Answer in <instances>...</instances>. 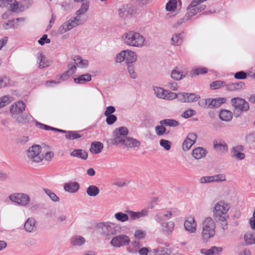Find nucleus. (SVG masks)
<instances>
[{
	"label": "nucleus",
	"instance_id": "f257e3e1",
	"mask_svg": "<svg viewBox=\"0 0 255 255\" xmlns=\"http://www.w3.org/2000/svg\"><path fill=\"white\" fill-rule=\"evenodd\" d=\"M25 104L21 100L15 102L9 107V112L11 118L18 124H26L32 119V116L23 112L25 110Z\"/></svg>",
	"mask_w": 255,
	"mask_h": 255
},
{
	"label": "nucleus",
	"instance_id": "f03ea898",
	"mask_svg": "<svg viewBox=\"0 0 255 255\" xmlns=\"http://www.w3.org/2000/svg\"><path fill=\"white\" fill-rule=\"evenodd\" d=\"M124 43L128 46L137 48H141L145 45L144 37L140 33L133 30H128L122 36Z\"/></svg>",
	"mask_w": 255,
	"mask_h": 255
},
{
	"label": "nucleus",
	"instance_id": "7ed1b4c3",
	"mask_svg": "<svg viewBox=\"0 0 255 255\" xmlns=\"http://www.w3.org/2000/svg\"><path fill=\"white\" fill-rule=\"evenodd\" d=\"M216 234V224L211 217H207L203 221L202 232L201 233V241L206 243L209 240L213 238Z\"/></svg>",
	"mask_w": 255,
	"mask_h": 255
},
{
	"label": "nucleus",
	"instance_id": "20e7f679",
	"mask_svg": "<svg viewBox=\"0 0 255 255\" xmlns=\"http://www.w3.org/2000/svg\"><path fill=\"white\" fill-rule=\"evenodd\" d=\"M231 209L230 204L225 201L221 200L217 202L213 209V217L217 220L229 219L228 212Z\"/></svg>",
	"mask_w": 255,
	"mask_h": 255
},
{
	"label": "nucleus",
	"instance_id": "39448f33",
	"mask_svg": "<svg viewBox=\"0 0 255 255\" xmlns=\"http://www.w3.org/2000/svg\"><path fill=\"white\" fill-rule=\"evenodd\" d=\"M231 102L234 108V114L236 117H239L243 113L249 110V103L242 98H233L231 100Z\"/></svg>",
	"mask_w": 255,
	"mask_h": 255
},
{
	"label": "nucleus",
	"instance_id": "423d86ee",
	"mask_svg": "<svg viewBox=\"0 0 255 255\" xmlns=\"http://www.w3.org/2000/svg\"><path fill=\"white\" fill-rule=\"evenodd\" d=\"M27 157L32 162H40L44 158L41 153V147L39 145H32L27 151Z\"/></svg>",
	"mask_w": 255,
	"mask_h": 255
},
{
	"label": "nucleus",
	"instance_id": "0eeeda50",
	"mask_svg": "<svg viewBox=\"0 0 255 255\" xmlns=\"http://www.w3.org/2000/svg\"><path fill=\"white\" fill-rule=\"evenodd\" d=\"M85 21V20L83 19H78L77 17H74L73 19L63 23L62 25L59 27L58 33L60 34H63L72 29L73 27L78 25L82 24Z\"/></svg>",
	"mask_w": 255,
	"mask_h": 255
},
{
	"label": "nucleus",
	"instance_id": "6e6552de",
	"mask_svg": "<svg viewBox=\"0 0 255 255\" xmlns=\"http://www.w3.org/2000/svg\"><path fill=\"white\" fill-rule=\"evenodd\" d=\"M128 134V128L126 127H121L114 132V138L112 140L113 144H124L127 135Z\"/></svg>",
	"mask_w": 255,
	"mask_h": 255
},
{
	"label": "nucleus",
	"instance_id": "1a4fd4ad",
	"mask_svg": "<svg viewBox=\"0 0 255 255\" xmlns=\"http://www.w3.org/2000/svg\"><path fill=\"white\" fill-rule=\"evenodd\" d=\"M152 89L154 94L158 98L166 100H172L177 97L176 93L166 90L161 87L153 86Z\"/></svg>",
	"mask_w": 255,
	"mask_h": 255
},
{
	"label": "nucleus",
	"instance_id": "9d476101",
	"mask_svg": "<svg viewBox=\"0 0 255 255\" xmlns=\"http://www.w3.org/2000/svg\"><path fill=\"white\" fill-rule=\"evenodd\" d=\"M10 200L22 206H26L30 201L29 196L23 193H16L9 196Z\"/></svg>",
	"mask_w": 255,
	"mask_h": 255
},
{
	"label": "nucleus",
	"instance_id": "9b49d317",
	"mask_svg": "<svg viewBox=\"0 0 255 255\" xmlns=\"http://www.w3.org/2000/svg\"><path fill=\"white\" fill-rule=\"evenodd\" d=\"M130 242L128 236L122 234L114 237L111 241L110 244L114 247L119 248L128 245Z\"/></svg>",
	"mask_w": 255,
	"mask_h": 255
},
{
	"label": "nucleus",
	"instance_id": "f8f14e48",
	"mask_svg": "<svg viewBox=\"0 0 255 255\" xmlns=\"http://www.w3.org/2000/svg\"><path fill=\"white\" fill-rule=\"evenodd\" d=\"M98 228L101 229L102 234L106 237L116 234L115 224L112 222L101 223L98 225Z\"/></svg>",
	"mask_w": 255,
	"mask_h": 255
},
{
	"label": "nucleus",
	"instance_id": "ddd939ff",
	"mask_svg": "<svg viewBox=\"0 0 255 255\" xmlns=\"http://www.w3.org/2000/svg\"><path fill=\"white\" fill-rule=\"evenodd\" d=\"M226 179V176L223 174H219L213 176H204L201 177L199 181L201 184H207L214 182L224 181Z\"/></svg>",
	"mask_w": 255,
	"mask_h": 255
},
{
	"label": "nucleus",
	"instance_id": "4468645a",
	"mask_svg": "<svg viewBox=\"0 0 255 255\" xmlns=\"http://www.w3.org/2000/svg\"><path fill=\"white\" fill-rule=\"evenodd\" d=\"M178 100L182 102H193L200 98V96L194 93H180L177 94Z\"/></svg>",
	"mask_w": 255,
	"mask_h": 255
},
{
	"label": "nucleus",
	"instance_id": "2eb2a0df",
	"mask_svg": "<svg viewBox=\"0 0 255 255\" xmlns=\"http://www.w3.org/2000/svg\"><path fill=\"white\" fill-rule=\"evenodd\" d=\"M197 134L194 133H189L187 136L182 144V148L184 151L189 150L192 146L195 143L197 139Z\"/></svg>",
	"mask_w": 255,
	"mask_h": 255
},
{
	"label": "nucleus",
	"instance_id": "dca6fc26",
	"mask_svg": "<svg viewBox=\"0 0 255 255\" xmlns=\"http://www.w3.org/2000/svg\"><path fill=\"white\" fill-rule=\"evenodd\" d=\"M186 231L190 233H195L197 230V224L193 217H188L185 219L184 223Z\"/></svg>",
	"mask_w": 255,
	"mask_h": 255
},
{
	"label": "nucleus",
	"instance_id": "f3484780",
	"mask_svg": "<svg viewBox=\"0 0 255 255\" xmlns=\"http://www.w3.org/2000/svg\"><path fill=\"white\" fill-rule=\"evenodd\" d=\"M244 150L243 146L238 145L233 146L231 149V156L236 159L243 160L245 158V154L243 152Z\"/></svg>",
	"mask_w": 255,
	"mask_h": 255
},
{
	"label": "nucleus",
	"instance_id": "a211bd4d",
	"mask_svg": "<svg viewBox=\"0 0 255 255\" xmlns=\"http://www.w3.org/2000/svg\"><path fill=\"white\" fill-rule=\"evenodd\" d=\"M25 21L24 18L20 17L9 20L7 22L3 25L4 29L16 28L20 26L21 23H23Z\"/></svg>",
	"mask_w": 255,
	"mask_h": 255
},
{
	"label": "nucleus",
	"instance_id": "6ab92c4d",
	"mask_svg": "<svg viewBox=\"0 0 255 255\" xmlns=\"http://www.w3.org/2000/svg\"><path fill=\"white\" fill-rule=\"evenodd\" d=\"M130 220H135L147 215L148 210L143 209L140 211L134 212L132 211H127Z\"/></svg>",
	"mask_w": 255,
	"mask_h": 255
},
{
	"label": "nucleus",
	"instance_id": "aec40b11",
	"mask_svg": "<svg viewBox=\"0 0 255 255\" xmlns=\"http://www.w3.org/2000/svg\"><path fill=\"white\" fill-rule=\"evenodd\" d=\"M125 62L126 65H133L137 60V55L132 50L127 49L126 51Z\"/></svg>",
	"mask_w": 255,
	"mask_h": 255
},
{
	"label": "nucleus",
	"instance_id": "412c9836",
	"mask_svg": "<svg viewBox=\"0 0 255 255\" xmlns=\"http://www.w3.org/2000/svg\"><path fill=\"white\" fill-rule=\"evenodd\" d=\"M63 188L66 192L70 193H75L79 190L80 185L75 181L69 182L64 184Z\"/></svg>",
	"mask_w": 255,
	"mask_h": 255
},
{
	"label": "nucleus",
	"instance_id": "4be33fe9",
	"mask_svg": "<svg viewBox=\"0 0 255 255\" xmlns=\"http://www.w3.org/2000/svg\"><path fill=\"white\" fill-rule=\"evenodd\" d=\"M36 221L33 218H28L24 225V230L29 233L36 231Z\"/></svg>",
	"mask_w": 255,
	"mask_h": 255
},
{
	"label": "nucleus",
	"instance_id": "5701e85b",
	"mask_svg": "<svg viewBox=\"0 0 255 255\" xmlns=\"http://www.w3.org/2000/svg\"><path fill=\"white\" fill-rule=\"evenodd\" d=\"M174 228V223L172 221L163 222L161 224V230L166 235H170Z\"/></svg>",
	"mask_w": 255,
	"mask_h": 255
},
{
	"label": "nucleus",
	"instance_id": "b1692460",
	"mask_svg": "<svg viewBox=\"0 0 255 255\" xmlns=\"http://www.w3.org/2000/svg\"><path fill=\"white\" fill-rule=\"evenodd\" d=\"M90 2L88 0L83 1L80 8L76 12V16L78 19H82L81 17L82 14L85 13L89 9Z\"/></svg>",
	"mask_w": 255,
	"mask_h": 255
},
{
	"label": "nucleus",
	"instance_id": "393cba45",
	"mask_svg": "<svg viewBox=\"0 0 255 255\" xmlns=\"http://www.w3.org/2000/svg\"><path fill=\"white\" fill-rule=\"evenodd\" d=\"M123 145L127 148H135L139 146L140 142L134 138L127 137Z\"/></svg>",
	"mask_w": 255,
	"mask_h": 255
},
{
	"label": "nucleus",
	"instance_id": "a878e982",
	"mask_svg": "<svg viewBox=\"0 0 255 255\" xmlns=\"http://www.w3.org/2000/svg\"><path fill=\"white\" fill-rule=\"evenodd\" d=\"M141 246L139 241H133L131 243L130 245L127 247V251L130 254H136Z\"/></svg>",
	"mask_w": 255,
	"mask_h": 255
},
{
	"label": "nucleus",
	"instance_id": "bb28decb",
	"mask_svg": "<svg viewBox=\"0 0 255 255\" xmlns=\"http://www.w3.org/2000/svg\"><path fill=\"white\" fill-rule=\"evenodd\" d=\"M183 39V33H174L171 39V43L175 46H178L181 44Z\"/></svg>",
	"mask_w": 255,
	"mask_h": 255
},
{
	"label": "nucleus",
	"instance_id": "cd10ccee",
	"mask_svg": "<svg viewBox=\"0 0 255 255\" xmlns=\"http://www.w3.org/2000/svg\"><path fill=\"white\" fill-rule=\"evenodd\" d=\"M207 153L206 150L202 147H197L192 151V155L196 159L204 157Z\"/></svg>",
	"mask_w": 255,
	"mask_h": 255
},
{
	"label": "nucleus",
	"instance_id": "c85d7f7f",
	"mask_svg": "<svg viewBox=\"0 0 255 255\" xmlns=\"http://www.w3.org/2000/svg\"><path fill=\"white\" fill-rule=\"evenodd\" d=\"M226 99L225 98H218V99H209L208 107L209 108H215L219 107L221 104L225 103Z\"/></svg>",
	"mask_w": 255,
	"mask_h": 255
},
{
	"label": "nucleus",
	"instance_id": "c756f323",
	"mask_svg": "<svg viewBox=\"0 0 255 255\" xmlns=\"http://www.w3.org/2000/svg\"><path fill=\"white\" fill-rule=\"evenodd\" d=\"M103 149V143L97 141L92 143L90 151L93 154H98L102 151Z\"/></svg>",
	"mask_w": 255,
	"mask_h": 255
},
{
	"label": "nucleus",
	"instance_id": "7c9ffc66",
	"mask_svg": "<svg viewBox=\"0 0 255 255\" xmlns=\"http://www.w3.org/2000/svg\"><path fill=\"white\" fill-rule=\"evenodd\" d=\"M14 100V98L9 95L3 96L0 98V109L9 105Z\"/></svg>",
	"mask_w": 255,
	"mask_h": 255
},
{
	"label": "nucleus",
	"instance_id": "2f4dec72",
	"mask_svg": "<svg viewBox=\"0 0 255 255\" xmlns=\"http://www.w3.org/2000/svg\"><path fill=\"white\" fill-rule=\"evenodd\" d=\"M245 86L244 82H239L237 83H233L229 84H226L225 87L226 88V90L230 91H236L241 89Z\"/></svg>",
	"mask_w": 255,
	"mask_h": 255
},
{
	"label": "nucleus",
	"instance_id": "473e14b6",
	"mask_svg": "<svg viewBox=\"0 0 255 255\" xmlns=\"http://www.w3.org/2000/svg\"><path fill=\"white\" fill-rule=\"evenodd\" d=\"M70 155L85 160L88 157L87 152L83 149H75L70 153Z\"/></svg>",
	"mask_w": 255,
	"mask_h": 255
},
{
	"label": "nucleus",
	"instance_id": "72a5a7b5",
	"mask_svg": "<svg viewBox=\"0 0 255 255\" xmlns=\"http://www.w3.org/2000/svg\"><path fill=\"white\" fill-rule=\"evenodd\" d=\"M219 117L222 121L229 122L233 118V113L227 110H222L220 112Z\"/></svg>",
	"mask_w": 255,
	"mask_h": 255
},
{
	"label": "nucleus",
	"instance_id": "f704fd0d",
	"mask_svg": "<svg viewBox=\"0 0 255 255\" xmlns=\"http://www.w3.org/2000/svg\"><path fill=\"white\" fill-rule=\"evenodd\" d=\"M73 60L75 64L79 67L83 68H86L88 65V61L85 59H83L79 55L74 56Z\"/></svg>",
	"mask_w": 255,
	"mask_h": 255
},
{
	"label": "nucleus",
	"instance_id": "c9c22d12",
	"mask_svg": "<svg viewBox=\"0 0 255 255\" xmlns=\"http://www.w3.org/2000/svg\"><path fill=\"white\" fill-rule=\"evenodd\" d=\"M222 251V248L214 246L209 249H202L200 250V252L204 255H212L216 253L221 252Z\"/></svg>",
	"mask_w": 255,
	"mask_h": 255
},
{
	"label": "nucleus",
	"instance_id": "e433bc0d",
	"mask_svg": "<svg viewBox=\"0 0 255 255\" xmlns=\"http://www.w3.org/2000/svg\"><path fill=\"white\" fill-rule=\"evenodd\" d=\"M37 63L39 67L41 68L48 67L50 65V62L46 59L45 57L41 53H40L37 57Z\"/></svg>",
	"mask_w": 255,
	"mask_h": 255
},
{
	"label": "nucleus",
	"instance_id": "4c0bfd02",
	"mask_svg": "<svg viewBox=\"0 0 255 255\" xmlns=\"http://www.w3.org/2000/svg\"><path fill=\"white\" fill-rule=\"evenodd\" d=\"M91 76L90 74H86L82 75L77 78L74 79V82L76 84H83L87 82L91 81Z\"/></svg>",
	"mask_w": 255,
	"mask_h": 255
},
{
	"label": "nucleus",
	"instance_id": "58836bf2",
	"mask_svg": "<svg viewBox=\"0 0 255 255\" xmlns=\"http://www.w3.org/2000/svg\"><path fill=\"white\" fill-rule=\"evenodd\" d=\"M246 244L248 245L255 244V233L248 232L244 235Z\"/></svg>",
	"mask_w": 255,
	"mask_h": 255
},
{
	"label": "nucleus",
	"instance_id": "ea45409f",
	"mask_svg": "<svg viewBox=\"0 0 255 255\" xmlns=\"http://www.w3.org/2000/svg\"><path fill=\"white\" fill-rule=\"evenodd\" d=\"M87 194L91 197L97 196L100 193V190L95 185H90L86 189Z\"/></svg>",
	"mask_w": 255,
	"mask_h": 255
},
{
	"label": "nucleus",
	"instance_id": "a19ab883",
	"mask_svg": "<svg viewBox=\"0 0 255 255\" xmlns=\"http://www.w3.org/2000/svg\"><path fill=\"white\" fill-rule=\"evenodd\" d=\"M114 216L116 220L120 222H126L129 220L128 214H127L122 212L116 213Z\"/></svg>",
	"mask_w": 255,
	"mask_h": 255
},
{
	"label": "nucleus",
	"instance_id": "79ce46f5",
	"mask_svg": "<svg viewBox=\"0 0 255 255\" xmlns=\"http://www.w3.org/2000/svg\"><path fill=\"white\" fill-rule=\"evenodd\" d=\"M214 147L216 150L223 152L227 151L228 149V145L224 141L214 142Z\"/></svg>",
	"mask_w": 255,
	"mask_h": 255
},
{
	"label": "nucleus",
	"instance_id": "37998d69",
	"mask_svg": "<svg viewBox=\"0 0 255 255\" xmlns=\"http://www.w3.org/2000/svg\"><path fill=\"white\" fill-rule=\"evenodd\" d=\"M7 9L12 12L17 11L18 9V3L16 0H8Z\"/></svg>",
	"mask_w": 255,
	"mask_h": 255
},
{
	"label": "nucleus",
	"instance_id": "c03bdc74",
	"mask_svg": "<svg viewBox=\"0 0 255 255\" xmlns=\"http://www.w3.org/2000/svg\"><path fill=\"white\" fill-rule=\"evenodd\" d=\"M85 242V239L83 237L79 236H76L72 237L71 240V244L74 246L82 245Z\"/></svg>",
	"mask_w": 255,
	"mask_h": 255
},
{
	"label": "nucleus",
	"instance_id": "a18cd8bd",
	"mask_svg": "<svg viewBox=\"0 0 255 255\" xmlns=\"http://www.w3.org/2000/svg\"><path fill=\"white\" fill-rule=\"evenodd\" d=\"M160 125H164L168 127H175L179 125V123L174 120L172 119H165L160 121Z\"/></svg>",
	"mask_w": 255,
	"mask_h": 255
},
{
	"label": "nucleus",
	"instance_id": "49530a36",
	"mask_svg": "<svg viewBox=\"0 0 255 255\" xmlns=\"http://www.w3.org/2000/svg\"><path fill=\"white\" fill-rule=\"evenodd\" d=\"M177 0H170L166 5V9L167 11H174L177 8Z\"/></svg>",
	"mask_w": 255,
	"mask_h": 255
},
{
	"label": "nucleus",
	"instance_id": "de8ad7c7",
	"mask_svg": "<svg viewBox=\"0 0 255 255\" xmlns=\"http://www.w3.org/2000/svg\"><path fill=\"white\" fill-rule=\"evenodd\" d=\"M128 6L123 5L119 9V14L122 18H127L128 16Z\"/></svg>",
	"mask_w": 255,
	"mask_h": 255
},
{
	"label": "nucleus",
	"instance_id": "09e8293b",
	"mask_svg": "<svg viewBox=\"0 0 255 255\" xmlns=\"http://www.w3.org/2000/svg\"><path fill=\"white\" fill-rule=\"evenodd\" d=\"M135 238L138 240H142L146 237V232L142 230H136L134 233Z\"/></svg>",
	"mask_w": 255,
	"mask_h": 255
},
{
	"label": "nucleus",
	"instance_id": "8fccbe9b",
	"mask_svg": "<svg viewBox=\"0 0 255 255\" xmlns=\"http://www.w3.org/2000/svg\"><path fill=\"white\" fill-rule=\"evenodd\" d=\"M66 138L70 139L73 140L78 139L81 137V135L75 131H68L65 135Z\"/></svg>",
	"mask_w": 255,
	"mask_h": 255
},
{
	"label": "nucleus",
	"instance_id": "3c124183",
	"mask_svg": "<svg viewBox=\"0 0 255 255\" xmlns=\"http://www.w3.org/2000/svg\"><path fill=\"white\" fill-rule=\"evenodd\" d=\"M44 192L49 197V198L53 201V202H58L59 201V198L58 196L53 192H52L50 190L48 189H44Z\"/></svg>",
	"mask_w": 255,
	"mask_h": 255
},
{
	"label": "nucleus",
	"instance_id": "603ef678",
	"mask_svg": "<svg viewBox=\"0 0 255 255\" xmlns=\"http://www.w3.org/2000/svg\"><path fill=\"white\" fill-rule=\"evenodd\" d=\"M126 50H123L118 53L115 58V61L117 63H121L125 60Z\"/></svg>",
	"mask_w": 255,
	"mask_h": 255
},
{
	"label": "nucleus",
	"instance_id": "864d4df0",
	"mask_svg": "<svg viewBox=\"0 0 255 255\" xmlns=\"http://www.w3.org/2000/svg\"><path fill=\"white\" fill-rule=\"evenodd\" d=\"M226 83L222 81H216L211 84L210 87L213 89H217L225 87Z\"/></svg>",
	"mask_w": 255,
	"mask_h": 255
},
{
	"label": "nucleus",
	"instance_id": "5fc2aeb1",
	"mask_svg": "<svg viewBox=\"0 0 255 255\" xmlns=\"http://www.w3.org/2000/svg\"><path fill=\"white\" fill-rule=\"evenodd\" d=\"M208 69L205 67H199L193 69L192 73L193 75H198L207 73Z\"/></svg>",
	"mask_w": 255,
	"mask_h": 255
},
{
	"label": "nucleus",
	"instance_id": "6e6d98bb",
	"mask_svg": "<svg viewBox=\"0 0 255 255\" xmlns=\"http://www.w3.org/2000/svg\"><path fill=\"white\" fill-rule=\"evenodd\" d=\"M163 125H160L155 127V130L157 135L161 136L165 133L166 128L163 127Z\"/></svg>",
	"mask_w": 255,
	"mask_h": 255
},
{
	"label": "nucleus",
	"instance_id": "4d7b16f0",
	"mask_svg": "<svg viewBox=\"0 0 255 255\" xmlns=\"http://www.w3.org/2000/svg\"><path fill=\"white\" fill-rule=\"evenodd\" d=\"M127 66L130 77L132 79H135L137 77V74L134 70V65H127Z\"/></svg>",
	"mask_w": 255,
	"mask_h": 255
},
{
	"label": "nucleus",
	"instance_id": "13d9d810",
	"mask_svg": "<svg viewBox=\"0 0 255 255\" xmlns=\"http://www.w3.org/2000/svg\"><path fill=\"white\" fill-rule=\"evenodd\" d=\"M10 85V82L8 78L5 76L0 78V88L5 87Z\"/></svg>",
	"mask_w": 255,
	"mask_h": 255
},
{
	"label": "nucleus",
	"instance_id": "bf43d9fd",
	"mask_svg": "<svg viewBox=\"0 0 255 255\" xmlns=\"http://www.w3.org/2000/svg\"><path fill=\"white\" fill-rule=\"evenodd\" d=\"M171 142L167 140L162 139L160 140V145L166 150H170L171 148Z\"/></svg>",
	"mask_w": 255,
	"mask_h": 255
},
{
	"label": "nucleus",
	"instance_id": "052dcab7",
	"mask_svg": "<svg viewBox=\"0 0 255 255\" xmlns=\"http://www.w3.org/2000/svg\"><path fill=\"white\" fill-rule=\"evenodd\" d=\"M107 117L106 121L108 125H113L117 121V117L114 115L106 116Z\"/></svg>",
	"mask_w": 255,
	"mask_h": 255
},
{
	"label": "nucleus",
	"instance_id": "680f3d73",
	"mask_svg": "<svg viewBox=\"0 0 255 255\" xmlns=\"http://www.w3.org/2000/svg\"><path fill=\"white\" fill-rule=\"evenodd\" d=\"M182 74L180 71L177 70H173L171 74V77L172 79L176 80H180L182 79Z\"/></svg>",
	"mask_w": 255,
	"mask_h": 255
},
{
	"label": "nucleus",
	"instance_id": "e2e57ef3",
	"mask_svg": "<svg viewBox=\"0 0 255 255\" xmlns=\"http://www.w3.org/2000/svg\"><path fill=\"white\" fill-rule=\"evenodd\" d=\"M196 114V112L193 110H188L183 112L181 115L182 117L187 119Z\"/></svg>",
	"mask_w": 255,
	"mask_h": 255
},
{
	"label": "nucleus",
	"instance_id": "0e129e2a",
	"mask_svg": "<svg viewBox=\"0 0 255 255\" xmlns=\"http://www.w3.org/2000/svg\"><path fill=\"white\" fill-rule=\"evenodd\" d=\"M35 125H36V127H37L38 128L41 129H44L46 130H51V129H54V128L42 124L38 122H36L35 123Z\"/></svg>",
	"mask_w": 255,
	"mask_h": 255
},
{
	"label": "nucleus",
	"instance_id": "69168bd1",
	"mask_svg": "<svg viewBox=\"0 0 255 255\" xmlns=\"http://www.w3.org/2000/svg\"><path fill=\"white\" fill-rule=\"evenodd\" d=\"M234 77L237 79H245L247 78V74L244 71H240L235 73Z\"/></svg>",
	"mask_w": 255,
	"mask_h": 255
},
{
	"label": "nucleus",
	"instance_id": "338daca9",
	"mask_svg": "<svg viewBox=\"0 0 255 255\" xmlns=\"http://www.w3.org/2000/svg\"><path fill=\"white\" fill-rule=\"evenodd\" d=\"M50 42V39L47 38V35L44 34L42 37L38 40L39 44L43 45L45 43H49Z\"/></svg>",
	"mask_w": 255,
	"mask_h": 255
},
{
	"label": "nucleus",
	"instance_id": "774afa93",
	"mask_svg": "<svg viewBox=\"0 0 255 255\" xmlns=\"http://www.w3.org/2000/svg\"><path fill=\"white\" fill-rule=\"evenodd\" d=\"M249 223L251 229L255 230V209L253 212V216L249 220Z\"/></svg>",
	"mask_w": 255,
	"mask_h": 255
}]
</instances>
